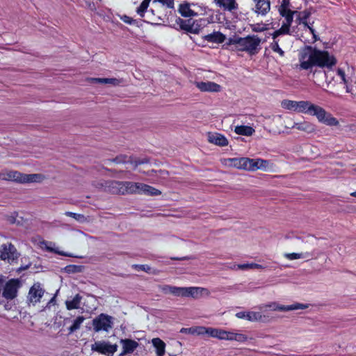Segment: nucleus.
I'll return each mask as SVG.
<instances>
[{
	"label": "nucleus",
	"instance_id": "obj_1",
	"mask_svg": "<svg viewBox=\"0 0 356 356\" xmlns=\"http://www.w3.org/2000/svg\"><path fill=\"white\" fill-rule=\"evenodd\" d=\"M298 67L302 70H312L314 67L330 68L337 63L334 56L327 51L320 50L312 46H305L298 53Z\"/></svg>",
	"mask_w": 356,
	"mask_h": 356
},
{
	"label": "nucleus",
	"instance_id": "obj_2",
	"mask_svg": "<svg viewBox=\"0 0 356 356\" xmlns=\"http://www.w3.org/2000/svg\"><path fill=\"white\" fill-rule=\"evenodd\" d=\"M281 106L286 110L316 116L318 120L328 126H337L339 121L323 108L309 101H294L284 99Z\"/></svg>",
	"mask_w": 356,
	"mask_h": 356
},
{
	"label": "nucleus",
	"instance_id": "obj_3",
	"mask_svg": "<svg viewBox=\"0 0 356 356\" xmlns=\"http://www.w3.org/2000/svg\"><path fill=\"white\" fill-rule=\"evenodd\" d=\"M238 51H245L250 55L256 54L260 49L261 39L256 35H249L244 38H236L230 40Z\"/></svg>",
	"mask_w": 356,
	"mask_h": 356
},
{
	"label": "nucleus",
	"instance_id": "obj_4",
	"mask_svg": "<svg viewBox=\"0 0 356 356\" xmlns=\"http://www.w3.org/2000/svg\"><path fill=\"white\" fill-rule=\"evenodd\" d=\"M105 190L113 194H136L137 182L108 181L102 184Z\"/></svg>",
	"mask_w": 356,
	"mask_h": 356
},
{
	"label": "nucleus",
	"instance_id": "obj_5",
	"mask_svg": "<svg viewBox=\"0 0 356 356\" xmlns=\"http://www.w3.org/2000/svg\"><path fill=\"white\" fill-rule=\"evenodd\" d=\"M308 307H309L308 304L296 302L292 305H282L276 301L268 302L265 304L259 305L257 307V308L261 311L268 309L271 312H282L298 310V309H307Z\"/></svg>",
	"mask_w": 356,
	"mask_h": 356
},
{
	"label": "nucleus",
	"instance_id": "obj_6",
	"mask_svg": "<svg viewBox=\"0 0 356 356\" xmlns=\"http://www.w3.org/2000/svg\"><path fill=\"white\" fill-rule=\"evenodd\" d=\"M176 22L181 29L191 33L197 34L206 26L208 22L204 18H200L198 19H193L191 18L183 19L178 18L176 20Z\"/></svg>",
	"mask_w": 356,
	"mask_h": 356
},
{
	"label": "nucleus",
	"instance_id": "obj_7",
	"mask_svg": "<svg viewBox=\"0 0 356 356\" xmlns=\"http://www.w3.org/2000/svg\"><path fill=\"white\" fill-rule=\"evenodd\" d=\"M291 35V28L284 24L282 26L273 32L271 35L273 41L270 44V49L277 53L280 56H284V51L280 48V43L284 46V40L279 38L281 35Z\"/></svg>",
	"mask_w": 356,
	"mask_h": 356
},
{
	"label": "nucleus",
	"instance_id": "obj_8",
	"mask_svg": "<svg viewBox=\"0 0 356 356\" xmlns=\"http://www.w3.org/2000/svg\"><path fill=\"white\" fill-rule=\"evenodd\" d=\"M113 317L105 314H101L92 320L93 329L96 332H108L113 327Z\"/></svg>",
	"mask_w": 356,
	"mask_h": 356
},
{
	"label": "nucleus",
	"instance_id": "obj_9",
	"mask_svg": "<svg viewBox=\"0 0 356 356\" xmlns=\"http://www.w3.org/2000/svg\"><path fill=\"white\" fill-rule=\"evenodd\" d=\"M44 176L41 174H24L17 170H13V181L19 184L41 182Z\"/></svg>",
	"mask_w": 356,
	"mask_h": 356
},
{
	"label": "nucleus",
	"instance_id": "obj_10",
	"mask_svg": "<svg viewBox=\"0 0 356 356\" xmlns=\"http://www.w3.org/2000/svg\"><path fill=\"white\" fill-rule=\"evenodd\" d=\"M18 257L19 253L12 243H3L0 246V259L1 260L12 264L17 259Z\"/></svg>",
	"mask_w": 356,
	"mask_h": 356
},
{
	"label": "nucleus",
	"instance_id": "obj_11",
	"mask_svg": "<svg viewBox=\"0 0 356 356\" xmlns=\"http://www.w3.org/2000/svg\"><path fill=\"white\" fill-rule=\"evenodd\" d=\"M20 286L18 280L12 279L8 281L3 288L2 296L6 300H13L17 296Z\"/></svg>",
	"mask_w": 356,
	"mask_h": 356
},
{
	"label": "nucleus",
	"instance_id": "obj_12",
	"mask_svg": "<svg viewBox=\"0 0 356 356\" xmlns=\"http://www.w3.org/2000/svg\"><path fill=\"white\" fill-rule=\"evenodd\" d=\"M118 346L116 344L111 345L105 341H96L91 346V350L99 353L106 355L107 356H113L117 351Z\"/></svg>",
	"mask_w": 356,
	"mask_h": 356
},
{
	"label": "nucleus",
	"instance_id": "obj_13",
	"mask_svg": "<svg viewBox=\"0 0 356 356\" xmlns=\"http://www.w3.org/2000/svg\"><path fill=\"white\" fill-rule=\"evenodd\" d=\"M236 317L240 319H245L250 322H263L267 321V317L262 315L260 312L243 311L236 314Z\"/></svg>",
	"mask_w": 356,
	"mask_h": 356
},
{
	"label": "nucleus",
	"instance_id": "obj_14",
	"mask_svg": "<svg viewBox=\"0 0 356 356\" xmlns=\"http://www.w3.org/2000/svg\"><path fill=\"white\" fill-rule=\"evenodd\" d=\"M209 295L210 292L206 288L198 286L183 287V297L184 298L197 299L202 296H209Z\"/></svg>",
	"mask_w": 356,
	"mask_h": 356
},
{
	"label": "nucleus",
	"instance_id": "obj_15",
	"mask_svg": "<svg viewBox=\"0 0 356 356\" xmlns=\"http://www.w3.org/2000/svg\"><path fill=\"white\" fill-rule=\"evenodd\" d=\"M221 162L227 167L248 170L247 157L223 159Z\"/></svg>",
	"mask_w": 356,
	"mask_h": 356
},
{
	"label": "nucleus",
	"instance_id": "obj_16",
	"mask_svg": "<svg viewBox=\"0 0 356 356\" xmlns=\"http://www.w3.org/2000/svg\"><path fill=\"white\" fill-rule=\"evenodd\" d=\"M44 293V290L40 283H35L30 289L28 300L33 305L40 302Z\"/></svg>",
	"mask_w": 356,
	"mask_h": 356
},
{
	"label": "nucleus",
	"instance_id": "obj_17",
	"mask_svg": "<svg viewBox=\"0 0 356 356\" xmlns=\"http://www.w3.org/2000/svg\"><path fill=\"white\" fill-rule=\"evenodd\" d=\"M248 170L255 171L257 170H266L268 167L269 161L262 159L248 158Z\"/></svg>",
	"mask_w": 356,
	"mask_h": 356
},
{
	"label": "nucleus",
	"instance_id": "obj_18",
	"mask_svg": "<svg viewBox=\"0 0 356 356\" xmlns=\"http://www.w3.org/2000/svg\"><path fill=\"white\" fill-rule=\"evenodd\" d=\"M195 85L202 92H217L221 90V86L213 81H196Z\"/></svg>",
	"mask_w": 356,
	"mask_h": 356
},
{
	"label": "nucleus",
	"instance_id": "obj_19",
	"mask_svg": "<svg viewBox=\"0 0 356 356\" xmlns=\"http://www.w3.org/2000/svg\"><path fill=\"white\" fill-rule=\"evenodd\" d=\"M255 3L252 10L259 15L266 16L270 10L269 0H252Z\"/></svg>",
	"mask_w": 356,
	"mask_h": 356
},
{
	"label": "nucleus",
	"instance_id": "obj_20",
	"mask_svg": "<svg viewBox=\"0 0 356 356\" xmlns=\"http://www.w3.org/2000/svg\"><path fill=\"white\" fill-rule=\"evenodd\" d=\"M208 141L214 145L225 147L228 145L227 139L222 134L218 133H209Z\"/></svg>",
	"mask_w": 356,
	"mask_h": 356
},
{
	"label": "nucleus",
	"instance_id": "obj_21",
	"mask_svg": "<svg viewBox=\"0 0 356 356\" xmlns=\"http://www.w3.org/2000/svg\"><path fill=\"white\" fill-rule=\"evenodd\" d=\"M203 40L212 43L220 44L225 42L226 36L220 31H213L202 37Z\"/></svg>",
	"mask_w": 356,
	"mask_h": 356
},
{
	"label": "nucleus",
	"instance_id": "obj_22",
	"mask_svg": "<svg viewBox=\"0 0 356 356\" xmlns=\"http://www.w3.org/2000/svg\"><path fill=\"white\" fill-rule=\"evenodd\" d=\"M120 343L122 346V355L132 353L139 346L138 343L132 339H121Z\"/></svg>",
	"mask_w": 356,
	"mask_h": 356
},
{
	"label": "nucleus",
	"instance_id": "obj_23",
	"mask_svg": "<svg viewBox=\"0 0 356 356\" xmlns=\"http://www.w3.org/2000/svg\"><path fill=\"white\" fill-rule=\"evenodd\" d=\"M191 6H195L194 3H189L187 2H184L180 3L178 8V12L180 15L184 17H194L197 15L196 12L191 9Z\"/></svg>",
	"mask_w": 356,
	"mask_h": 356
},
{
	"label": "nucleus",
	"instance_id": "obj_24",
	"mask_svg": "<svg viewBox=\"0 0 356 356\" xmlns=\"http://www.w3.org/2000/svg\"><path fill=\"white\" fill-rule=\"evenodd\" d=\"M214 2L218 6L229 12H233L238 7L236 0H214Z\"/></svg>",
	"mask_w": 356,
	"mask_h": 356
},
{
	"label": "nucleus",
	"instance_id": "obj_25",
	"mask_svg": "<svg viewBox=\"0 0 356 356\" xmlns=\"http://www.w3.org/2000/svg\"><path fill=\"white\" fill-rule=\"evenodd\" d=\"M336 76L339 79L340 83L344 85L346 92L347 93H353V88L350 85L349 79L346 77L345 72L342 69L338 68L336 71Z\"/></svg>",
	"mask_w": 356,
	"mask_h": 356
},
{
	"label": "nucleus",
	"instance_id": "obj_26",
	"mask_svg": "<svg viewBox=\"0 0 356 356\" xmlns=\"http://www.w3.org/2000/svg\"><path fill=\"white\" fill-rule=\"evenodd\" d=\"M292 128L296 129L299 131H305L307 133H313L316 131L314 124L309 122L302 121L299 122H294Z\"/></svg>",
	"mask_w": 356,
	"mask_h": 356
},
{
	"label": "nucleus",
	"instance_id": "obj_27",
	"mask_svg": "<svg viewBox=\"0 0 356 356\" xmlns=\"http://www.w3.org/2000/svg\"><path fill=\"white\" fill-rule=\"evenodd\" d=\"M161 291L165 294H172L178 297H183V287L164 285L161 287Z\"/></svg>",
	"mask_w": 356,
	"mask_h": 356
},
{
	"label": "nucleus",
	"instance_id": "obj_28",
	"mask_svg": "<svg viewBox=\"0 0 356 356\" xmlns=\"http://www.w3.org/2000/svg\"><path fill=\"white\" fill-rule=\"evenodd\" d=\"M207 327L204 326H196L188 328H181L180 330L181 333L190 334L193 335H204L207 334Z\"/></svg>",
	"mask_w": 356,
	"mask_h": 356
},
{
	"label": "nucleus",
	"instance_id": "obj_29",
	"mask_svg": "<svg viewBox=\"0 0 356 356\" xmlns=\"http://www.w3.org/2000/svg\"><path fill=\"white\" fill-rule=\"evenodd\" d=\"M152 346L156 349V356H164L165 353V343L160 338H154L152 339Z\"/></svg>",
	"mask_w": 356,
	"mask_h": 356
},
{
	"label": "nucleus",
	"instance_id": "obj_30",
	"mask_svg": "<svg viewBox=\"0 0 356 356\" xmlns=\"http://www.w3.org/2000/svg\"><path fill=\"white\" fill-rule=\"evenodd\" d=\"M248 337L246 335L235 332L233 331L225 330V340L227 341H236L238 342H244L247 341Z\"/></svg>",
	"mask_w": 356,
	"mask_h": 356
},
{
	"label": "nucleus",
	"instance_id": "obj_31",
	"mask_svg": "<svg viewBox=\"0 0 356 356\" xmlns=\"http://www.w3.org/2000/svg\"><path fill=\"white\" fill-rule=\"evenodd\" d=\"M207 334L220 340H225V330L222 329L207 327Z\"/></svg>",
	"mask_w": 356,
	"mask_h": 356
},
{
	"label": "nucleus",
	"instance_id": "obj_32",
	"mask_svg": "<svg viewBox=\"0 0 356 356\" xmlns=\"http://www.w3.org/2000/svg\"><path fill=\"white\" fill-rule=\"evenodd\" d=\"M234 270H248L250 269H263L264 267L260 264H257L255 263L250 264H233L229 267Z\"/></svg>",
	"mask_w": 356,
	"mask_h": 356
},
{
	"label": "nucleus",
	"instance_id": "obj_33",
	"mask_svg": "<svg viewBox=\"0 0 356 356\" xmlns=\"http://www.w3.org/2000/svg\"><path fill=\"white\" fill-rule=\"evenodd\" d=\"M234 132L238 135L250 136L255 132V130L250 126L240 125L235 127Z\"/></svg>",
	"mask_w": 356,
	"mask_h": 356
},
{
	"label": "nucleus",
	"instance_id": "obj_34",
	"mask_svg": "<svg viewBox=\"0 0 356 356\" xmlns=\"http://www.w3.org/2000/svg\"><path fill=\"white\" fill-rule=\"evenodd\" d=\"M82 297L79 294H76L72 300L65 301L66 308L68 310L79 308Z\"/></svg>",
	"mask_w": 356,
	"mask_h": 356
},
{
	"label": "nucleus",
	"instance_id": "obj_35",
	"mask_svg": "<svg viewBox=\"0 0 356 356\" xmlns=\"http://www.w3.org/2000/svg\"><path fill=\"white\" fill-rule=\"evenodd\" d=\"M296 21L298 22L299 24H303L305 26L309 25L307 23V19L311 15L310 11L305 10L302 12H298V13H296Z\"/></svg>",
	"mask_w": 356,
	"mask_h": 356
},
{
	"label": "nucleus",
	"instance_id": "obj_36",
	"mask_svg": "<svg viewBox=\"0 0 356 356\" xmlns=\"http://www.w3.org/2000/svg\"><path fill=\"white\" fill-rule=\"evenodd\" d=\"M284 257L289 260H296L299 259H307L312 257L310 252H300V253H285Z\"/></svg>",
	"mask_w": 356,
	"mask_h": 356
},
{
	"label": "nucleus",
	"instance_id": "obj_37",
	"mask_svg": "<svg viewBox=\"0 0 356 356\" xmlns=\"http://www.w3.org/2000/svg\"><path fill=\"white\" fill-rule=\"evenodd\" d=\"M116 163H131L134 164V167L136 168L138 165L145 163L147 162L146 159L145 160H136L134 161H130V158H128L126 156H119L115 159L114 160Z\"/></svg>",
	"mask_w": 356,
	"mask_h": 356
},
{
	"label": "nucleus",
	"instance_id": "obj_38",
	"mask_svg": "<svg viewBox=\"0 0 356 356\" xmlns=\"http://www.w3.org/2000/svg\"><path fill=\"white\" fill-rule=\"evenodd\" d=\"M85 318L82 316H78L76 319H74L72 325L68 328L69 333L72 334L79 330Z\"/></svg>",
	"mask_w": 356,
	"mask_h": 356
},
{
	"label": "nucleus",
	"instance_id": "obj_39",
	"mask_svg": "<svg viewBox=\"0 0 356 356\" xmlns=\"http://www.w3.org/2000/svg\"><path fill=\"white\" fill-rule=\"evenodd\" d=\"M290 7L291 3L289 0H282L281 5L278 8V12L280 15L295 12L294 10H291Z\"/></svg>",
	"mask_w": 356,
	"mask_h": 356
},
{
	"label": "nucleus",
	"instance_id": "obj_40",
	"mask_svg": "<svg viewBox=\"0 0 356 356\" xmlns=\"http://www.w3.org/2000/svg\"><path fill=\"white\" fill-rule=\"evenodd\" d=\"M41 247L46 249L47 250L49 251V252H56V253H58L60 255H65V256H70V254H65L63 252H59L56 249H55L54 248V246L55 245L53 243L51 242H48V241H42L41 242Z\"/></svg>",
	"mask_w": 356,
	"mask_h": 356
},
{
	"label": "nucleus",
	"instance_id": "obj_41",
	"mask_svg": "<svg viewBox=\"0 0 356 356\" xmlns=\"http://www.w3.org/2000/svg\"><path fill=\"white\" fill-rule=\"evenodd\" d=\"M250 28H251L252 31L256 32V33L263 32V31L268 30V29H269L268 24H264V23H257V24H250Z\"/></svg>",
	"mask_w": 356,
	"mask_h": 356
},
{
	"label": "nucleus",
	"instance_id": "obj_42",
	"mask_svg": "<svg viewBox=\"0 0 356 356\" xmlns=\"http://www.w3.org/2000/svg\"><path fill=\"white\" fill-rule=\"evenodd\" d=\"M161 194V191L159 189H156L149 185L146 186V188L144 191L143 195H149V196H157Z\"/></svg>",
	"mask_w": 356,
	"mask_h": 356
},
{
	"label": "nucleus",
	"instance_id": "obj_43",
	"mask_svg": "<svg viewBox=\"0 0 356 356\" xmlns=\"http://www.w3.org/2000/svg\"><path fill=\"white\" fill-rule=\"evenodd\" d=\"M296 13H298V11L292 12L290 13H288L286 14H280V15L284 18V22L282 24L291 28V26L293 21V17L296 15Z\"/></svg>",
	"mask_w": 356,
	"mask_h": 356
},
{
	"label": "nucleus",
	"instance_id": "obj_44",
	"mask_svg": "<svg viewBox=\"0 0 356 356\" xmlns=\"http://www.w3.org/2000/svg\"><path fill=\"white\" fill-rule=\"evenodd\" d=\"M65 215L69 217H72L74 219H75L76 221L79 222H84L87 221V218L85 217L84 215L81 213H76L71 211H66L65 213Z\"/></svg>",
	"mask_w": 356,
	"mask_h": 356
},
{
	"label": "nucleus",
	"instance_id": "obj_45",
	"mask_svg": "<svg viewBox=\"0 0 356 356\" xmlns=\"http://www.w3.org/2000/svg\"><path fill=\"white\" fill-rule=\"evenodd\" d=\"M149 5V3L143 1L140 6L136 9V13L140 15V17H143L145 16V13L147 11Z\"/></svg>",
	"mask_w": 356,
	"mask_h": 356
},
{
	"label": "nucleus",
	"instance_id": "obj_46",
	"mask_svg": "<svg viewBox=\"0 0 356 356\" xmlns=\"http://www.w3.org/2000/svg\"><path fill=\"white\" fill-rule=\"evenodd\" d=\"M122 83V79H116V78H106L105 84H111L113 86H119Z\"/></svg>",
	"mask_w": 356,
	"mask_h": 356
},
{
	"label": "nucleus",
	"instance_id": "obj_47",
	"mask_svg": "<svg viewBox=\"0 0 356 356\" xmlns=\"http://www.w3.org/2000/svg\"><path fill=\"white\" fill-rule=\"evenodd\" d=\"M132 268L138 271L142 270L148 273L150 270V267L147 265L134 264L132 265Z\"/></svg>",
	"mask_w": 356,
	"mask_h": 356
},
{
	"label": "nucleus",
	"instance_id": "obj_48",
	"mask_svg": "<svg viewBox=\"0 0 356 356\" xmlns=\"http://www.w3.org/2000/svg\"><path fill=\"white\" fill-rule=\"evenodd\" d=\"M120 19L122 21H123L124 23L128 24H134L136 23V20L133 18L127 16V15H122L120 17Z\"/></svg>",
	"mask_w": 356,
	"mask_h": 356
},
{
	"label": "nucleus",
	"instance_id": "obj_49",
	"mask_svg": "<svg viewBox=\"0 0 356 356\" xmlns=\"http://www.w3.org/2000/svg\"><path fill=\"white\" fill-rule=\"evenodd\" d=\"M106 78H90L88 81L90 83H101L105 84Z\"/></svg>",
	"mask_w": 356,
	"mask_h": 356
},
{
	"label": "nucleus",
	"instance_id": "obj_50",
	"mask_svg": "<svg viewBox=\"0 0 356 356\" xmlns=\"http://www.w3.org/2000/svg\"><path fill=\"white\" fill-rule=\"evenodd\" d=\"M146 186L147 184H145L137 182V186L136 188L137 191L136 194H143Z\"/></svg>",
	"mask_w": 356,
	"mask_h": 356
},
{
	"label": "nucleus",
	"instance_id": "obj_51",
	"mask_svg": "<svg viewBox=\"0 0 356 356\" xmlns=\"http://www.w3.org/2000/svg\"><path fill=\"white\" fill-rule=\"evenodd\" d=\"M4 181H13V170H5Z\"/></svg>",
	"mask_w": 356,
	"mask_h": 356
},
{
	"label": "nucleus",
	"instance_id": "obj_52",
	"mask_svg": "<svg viewBox=\"0 0 356 356\" xmlns=\"http://www.w3.org/2000/svg\"><path fill=\"white\" fill-rule=\"evenodd\" d=\"M158 1L161 3L163 5L166 6L169 8H172L174 7V0H158Z\"/></svg>",
	"mask_w": 356,
	"mask_h": 356
},
{
	"label": "nucleus",
	"instance_id": "obj_53",
	"mask_svg": "<svg viewBox=\"0 0 356 356\" xmlns=\"http://www.w3.org/2000/svg\"><path fill=\"white\" fill-rule=\"evenodd\" d=\"M307 28L310 32V33L312 34L313 36V42H316L318 40L317 35L315 33V30L313 29V27L310 25H307L305 26Z\"/></svg>",
	"mask_w": 356,
	"mask_h": 356
},
{
	"label": "nucleus",
	"instance_id": "obj_54",
	"mask_svg": "<svg viewBox=\"0 0 356 356\" xmlns=\"http://www.w3.org/2000/svg\"><path fill=\"white\" fill-rule=\"evenodd\" d=\"M156 172V171H154ZM156 173H159L160 176L165 177V175H168V172L164 170H160L159 172H156Z\"/></svg>",
	"mask_w": 356,
	"mask_h": 356
},
{
	"label": "nucleus",
	"instance_id": "obj_55",
	"mask_svg": "<svg viewBox=\"0 0 356 356\" xmlns=\"http://www.w3.org/2000/svg\"><path fill=\"white\" fill-rule=\"evenodd\" d=\"M0 179L4 180V171L3 170L0 172Z\"/></svg>",
	"mask_w": 356,
	"mask_h": 356
},
{
	"label": "nucleus",
	"instance_id": "obj_56",
	"mask_svg": "<svg viewBox=\"0 0 356 356\" xmlns=\"http://www.w3.org/2000/svg\"><path fill=\"white\" fill-rule=\"evenodd\" d=\"M350 195H351L352 197H356V191L351 193H350Z\"/></svg>",
	"mask_w": 356,
	"mask_h": 356
},
{
	"label": "nucleus",
	"instance_id": "obj_57",
	"mask_svg": "<svg viewBox=\"0 0 356 356\" xmlns=\"http://www.w3.org/2000/svg\"><path fill=\"white\" fill-rule=\"evenodd\" d=\"M4 307H5L6 309H8V305L7 304L5 305Z\"/></svg>",
	"mask_w": 356,
	"mask_h": 356
},
{
	"label": "nucleus",
	"instance_id": "obj_58",
	"mask_svg": "<svg viewBox=\"0 0 356 356\" xmlns=\"http://www.w3.org/2000/svg\"><path fill=\"white\" fill-rule=\"evenodd\" d=\"M72 266H68V268H71ZM73 268H76V266H72Z\"/></svg>",
	"mask_w": 356,
	"mask_h": 356
}]
</instances>
